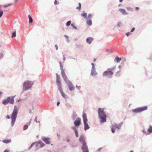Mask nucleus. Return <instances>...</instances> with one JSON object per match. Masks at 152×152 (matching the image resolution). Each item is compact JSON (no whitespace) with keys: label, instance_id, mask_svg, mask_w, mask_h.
Wrapping results in <instances>:
<instances>
[{"label":"nucleus","instance_id":"46","mask_svg":"<svg viewBox=\"0 0 152 152\" xmlns=\"http://www.w3.org/2000/svg\"><path fill=\"white\" fill-rule=\"evenodd\" d=\"M64 37H65V38L67 39H68V37L66 35H65L64 36Z\"/></svg>","mask_w":152,"mask_h":152},{"label":"nucleus","instance_id":"7","mask_svg":"<svg viewBox=\"0 0 152 152\" xmlns=\"http://www.w3.org/2000/svg\"><path fill=\"white\" fill-rule=\"evenodd\" d=\"M116 67L114 66L112 67L109 68L107 70L104 72L102 73V75L104 77H107L111 78L113 75V71L115 69Z\"/></svg>","mask_w":152,"mask_h":152},{"label":"nucleus","instance_id":"50","mask_svg":"<svg viewBox=\"0 0 152 152\" xmlns=\"http://www.w3.org/2000/svg\"><path fill=\"white\" fill-rule=\"evenodd\" d=\"M60 102H57V106H58L59 105V104H60Z\"/></svg>","mask_w":152,"mask_h":152},{"label":"nucleus","instance_id":"39","mask_svg":"<svg viewBox=\"0 0 152 152\" xmlns=\"http://www.w3.org/2000/svg\"><path fill=\"white\" fill-rule=\"evenodd\" d=\"M37 116H36L35 118L34 119V121H35L36 123H39L40 121H37Z\"/></svg>","mask_w":152,"mask_h":152},{"label":"nucleus","instance_id":"42","mask_svg":"<svg viewBox=\"0 0 152 152\" xmlns=\"http://www.w3.org/2000/svg\"><path fill=\"white\" fill-rule=\"evenodd\" d=\"M121 22H119L117 23V26L118 27H120L121 26Z\"/></svg>","mask_w":152,"mask_h":152},{"label":"nucleus","instance_id":"43","mask_svg":"<svg viewBox=\"0 0 152 152\" xmlns=\"http://www.w3.org/2000/svg\"><path fill=\"white\" fill-rule=\"evenodd\" d=\"M55 48H56V50H58V49L57 45H55Z\"/></svg>","mask_w":152,"mask_h":152},{"label":"nucleus","instance_id":"6","mask_svg":"<svg viewBox=\"0 0 152 152\" xmlns=\"http://www.w3.org/2000/svg\"><path fill=\"white\" fill-rule=\"evenodd\" d=\"M123 124L122 122H121L120 124H117V123H114L112 124L110 126L111 132L113 133L115 132V130L118 132L120 130Z\"/></svg>","mask_w":152,"mask_h":152},{"label":"nucleus","instance_id":"24","mask_svg":"<svg viewBox=\"0 0 152 152\" xmlns=\"http://www.w3.org/2000/svg\"><path fill=\"white\" fill-rule=\"evenodd\" d=\"M11 140L10 139H4L3 140V142L4 143L6 144L10 143L11 142Z\"/></svg>","mask_w":152,"mask_h":152},{"label":"nucleus","instance_id":"34","mask_svg":"<svg viewBox=\"0 0 152 152\" xmlns=\"http://www.w3.org/2000/svg\"><path fill=\"white\" fill-rule=\"evenodd\" d=\"M3 56H4V54L2 53H0V59H2L3 57Z\"/></svg>","mask_w":152,"mask_h":152},{"label":"nucleus","instance_id":"29","mask_svg":"<svg viewBox=\"0 0 152 152\" xmlns=\"http://www.w3.org/2000/svg\"><path fill=\"white\" fill-rule=\"evenodd\" d=\"M28 127V126L27 124H26L25 125H24L23 126V130L24 131L26 130Z\"/></svg>","mask_w":152,"mask_h":152},{"label":"nucleus","instance_id":"61","mask_svg":"<svg viewBox=\"0 0 152 152\" xmlns=\"http://www.w3.org/2000/svg\"><path fill=\"white\" fill-rule=\"evenodd\" d=\"M124 60H124H124H123V61H122V62H124Z\"/></svg>","mask_w":152,"mask_h":152},{"label":"nucleus","instance_id":"63","mask_svg":"<svg viewBox=\"0 0 152 152\" xmlns=\"http://www.w3.org/2000/svg\"><path fill=\"white\" fill-rule=\"evenodd\" d=\"M71 146H72V147H74L73 145H72Z\"/></svg>","mask_w":152,"mask_h":152},{"label":"nucleus","instance_id":"15","mask_svg":"<svg viewBox=\"0 0 152 152\" xmlns=\"http://www.w3.org/2000/svg\"><path fill=\"white\" fill-rule=\"evenodd\" d=\"M42 140L46 144H50V138L49 137H43L42 138Z\"/></svg>","mask_w":152,"mask_h":152},{"label":"nucleus","instance_id":"38","mask_svg":"<svg viewBox=\"0 0 152 152\" xmlns=\"http://www.w3.org/2000/svg\"><path fill=\"white\" fill-rule=\"evenodd\" d=\"M101 148H99L98 149H97V150H96V152H100L101 151Z\"/></svg>","mask_w":152,"mask_h":152},{"label":"nucleus","instance_id":"9","mask_svg":"<svg viewBox=\"0 0 152 152\" xmlns=\"http://www.w3.org/2000/svg\"><path fill=\"white\" fill-rule=\"evenodd\" d=\"M15 96L8 97L7 99L3 100L2 102V103L4 105H6L8 103L13 104L14 103V98Z\"/></svg>","mask_w":152,"mask_h":152},{"label":"nucleus","instance_id":"31","mask_svg":"<svg viewBox=\"0 0 152 152\" xmlns=\"http://www.w3.org/2000/svg\"><path fill=\"white\" fill-rule=\"evenodd\" d=\"M16 36V31H14L12 33V37L13 38V37H15Z\"/></svg>","mask_w":152,"mask_h":152},{"label":"nucleus","instance_id":"47","mask_svg":"<svg viewBox=\"0 0 152 152\" xmlns=\"http://www.w3.org/2000/svg\"><path fill=\"white\" fill-rule=\"evenodd\" d=\"M54 4L55 5H56L57 4V1L56 0H55L54 1Z\"/></svg>","mask_w":152,"mask_h":152},{"label":"nucleus","instance_id":"8","mask_svg":"<svg viewBox=\"0 0 152 152\" xmlns=\"http://www.w3.org/2000/svg\"><path fill=\"white\" fill-rule=\"evenodd\" d=\"M34 145H36V150H36H38L39 148L43 147L45 144L41 141H38L32 143L30 146L29 149H30Z\"/></svg>","mask_w":152,"mask_h":152},{"label":"nucleus","instance_id":"58","mask_svg":"<svg viewBox=\"0 0 152 152\" xmlns=\"http://www.w3.org/2000/svg\"><path fill=\"white\" fill-rule=\"evenodd\" d=\"M96 59L94 58V61H96Z\"/></svg>","mask_w":152,"mask_h":152},{"label":"nucleus","instance_id":"40","mask_svg":"<svg viewBox=\"0 0 152 152\" xmlns=\"http://www.w3.org/2000/svg\"><path fill=\"white\" fill-rule=\"evenodd\" d=\"M76 88H77V89L78 90H80V88H81V86H76Z\"/></svg>","mask_w":152,"mask_h":152},{"label":"nucleus","instance_id":"56","mask_svg":"<svg viewBox=\"0 0 152 152\" xmlns=\"http://www.w3.org/2000/svg\"><path fill=\"white\" fill-rule=\"evenodd\" d=\"M31 120H30V121L28 123V124H29V125H30L31 123Z\"/></svg>","mask_w":152,"mask_h":152},{"label":"nucleus","instance_id":"3","mask_svg":"<svg viewBox=\"0 0 152 152\" xmlns=\"http://www.w3.org/2000/svg\"><path fill=\"white\" fill-rule=\"evenodd\" d=\"M85 137L83 135L80 136L79 141L82 144L81 148L83 152H89L88 146L86 141H85Z\"/></svg>","mask_w":152,"mask_h":152},{"label":"nucleus","instance_id":"27","mask_svg":"<svg viewBox=\"0 0 152 152\" xmlns=\"http://www.w3.org/2000/svg\"><path fill=\"white\" fill-rule=\"evenodd\" d=\"M59 64L60 66V69L61 70V72H64L63 66L62 65L61 63L60 62Z\"/></svg>","mask_w":152,"mask_h":152},{"label":"nucleus","instance_id":"1","mask_svg":"<svg viewBox=\"0 0 152 152\" xmlns=\"http://www.w3.org/2000/svg\"><path fill=\"white\" fill-rule=\"evenodd\" d=\"M56 82L57 86L58 89L60 91L62 96L66 100L68 98V96L63 92L60 77L57 73H56Z\"/></svg>","mask_w":152,"mask_h":152},{"label":"nucleus","instance_id":"25","mask_svg":"<svg viewBox=\"0 0 152 152\" xmlns=\"http://www.w3.org/2000/svg\"><path fill=\"white\" fill-rule=\"evenodd\" d=\"M28 18L29 19V23H31L33 22V19L30 15H28Z\"/></svg>","mask_w":152,"mask_h":152},{"label":"nucleus","instance_id":"18","mask_svg":"<svg viewBox=\"0 0 152 152\" xmlns=\"http://www.w3.org/2000/svg\"><path fill=\"white\" fill-rule=\"evenodd\" d=\"M62 77L64 79V80L65 82L69 80L68 79L67 77L64 72H61Z\"/></svg>","mask_w":152,"mask_h":152},{"label":"nucleus","instance_id":"51","mask_svg":"<svg viewBox=\"0 0 152 152\" xmlns=\"http://www.w3.org/2000/svg\"><path fill=\"white\" fill-rule=\"evenodd\" d=\"M2 92L1 91H0V97L2 95Z\"/></svg>","mask_w":152,"mask_h":152},{"label":"nucleus","instance_id":"26","mask_svg":"<svg viewBox=\"0 0 152 152\" xmlns=\"http://www.w3.org/2000/svg\"><path fill=\"white\" fill-rule=\"evenodd\" d=\"M81 15L84 18H85L87 17V14L84 11H83Z\"/></svg>","mask_w":152,"mask_h":152},{"label":"nucleus","instance_id":"17","mask_svg":"<svg viewBox=\"0 0 152 152\" xmlns=\"http://www.w3.org/2000/svg\"><path fill=\"white\" fill-rule=\"evenodd\" d=\"M94 39L93 38L89 37H88L86 39V42L89 45H90L94 41Z\"/></svg>","mask_w":152,"mask_h":152},{"label":"nucleus","instance_id":"64","mask_svg":"<svg viewBox=\"0 0 152 152\" xmlns=\"http://www.w3.org/2000/svg\"><path fill=\"white\" fill-rule=\"evenodd\" d=\"M51 145H53V144H51Z\"/></svg>","mask_w":152,"mask_h":152},{"label":"nucleus","instance_id":"60","mask_svg":"<svg viewBox=\"0 0 152 152\" xmlns=\"http://www.w3.org/2000/svg\"><path fill=\"white\" fill-rule=\"evenodd\" d=\"M131 9V8H128V9L129 10H130Z\"/></svg>","mask_w":152,"mask_h":152},{"label":"nucleus","instance_id":"4","mask_svg":"<svg viewBox=\"0 0 152 152\" xmlns=\"http://www.w3.org/2000/svg\"><path fill=\"white\" fill-rule=\"evenodd\" d=\"M34 83V81L28 80L24 81L23 85V91H25L31 90Z\"/></svg>","mask_w":152,"mask_h":152},{"label":"nucleus","instance_id":"54","mask_svg":"<svg viewBox=\"0 0 152 152\" xmlns=\"http://www.w3.org/2000/svg\"><path fill=\"white\" fill-rule=\"evenodd\" d=\"M118 68L119 69H120L121 68V65H119L118 66Z\"/></svg>","mask_w":152,"mask_h":152},{"label":"nucleus","instance_id":"57","mask_svg":"<svg viewBox=\"0 0 152 152\" xmlns=\"http://www.w3.org/2000/svg\"><path fill=\"white\" fill-rule=\"evenodd\" d=\"M18 0H15V3H16Z\"/></svg>","mask_w":152,"mask_h":152},{"label":"nucleus","instance_id":"53","mask_svg":"<svg viewBox=\"0 0 152 152\" xmlns=\"http://www.w3.org/2000/svg\"><path fill=\"white\" fill-rule=\"evenodd\" d=\"M139 7H135V9H136V10H138L139 9Z\"/></svg>","mask_w":152,"mask_h":152},{"label":"nucleus","instance_id":"45","mask_svg":"<svg viewBox=\"0 0 152 152\" xmlns=\"http://www.w3.org/2000/svg\"><path fill=\"white\" fill-rule=\"evenodd\" d=\"M57 136L58 137V139L59 140L60 137V134H57Z\"/></svg>","mask_w":152,"mask_h":152},{"label":"nucleus","instance_id":"2","mask_svg":"<svg viewBox=\"0 0 152 152\" xmlns=\"http://www.w3.org/2000/svg\"><path fill=\"white\" fill-rule=\"evenodd\" d=\"M98 113L100 123H103L105 122L106 121L107 116L104 112V109L99 108Z\"/></svg>","mask_w":152,"mask_h":152},{"label":"nucleus","instance_id":"12","mask_svg":"<svg viewBox=\"0 0 152 152\" xmlns=\"http://www.w3.org/2000/svg\"><path fill=\"white\" fill-rule=\"evenodd\" d=\"M91 65H92V67L90 74L91 75L93 76H96L98 75V73L96 70L95 64L94 63H92Z\"/></svg>","mask_w":152,"mask_h":152},{"label":"nucleus","instance_id":"13","mask_svg":"<svg viewBox=\"0 0 152 152\" xmlns=\"http://www.w3.org/2000/svg\"><path fill=\"white\" fill-rule=\"evenodd\" d=\"M142 132L144 134L146 135H149L152 133V126L149 125L147 129V131L144 129L142 130Z\"/></svg>","mask_w":152,"mask_h":152},{"label":"nucleus","instance_id":"16","mask_svg":"<svg viewBox=\"0 0 152 152\" xmlns=\"http://www.w3.org/2000/svg\"><path fill=\"white\" fill-rule=\"evenodd\" d=\"M74 124L75 127H78L81 124V119L79 118H77L74 121Z\"/></svg>","mask_w":152,"mask_h":152},{"label":"nucleus","instance_id":"44","mask_svg":"<svg viewBox=\"0 0 152 152\" xmlns=\"http://www.w3.org/2000/svg\"><path fill=\"white\" fill-rule=\"evenodd\" d=\"M130 34V32H128L127 33H126V36L127 37H128L129 36V35Z\"/></svg>","mask_w":152,"mask_h":152},{"label":"nucleus","instance_id":"49","mask_svg":"<svg viewBox=\"0 0 152 152\" xmlns=\"http://www.w3.org/2000/svg\"><path fill=\"white\" fill-rule=\"evenodd\" d=\"M7 118L8 119H9L10 118V116L9 115H7Z\"/></svg>","mask_w":152,"mask_h":152},{"label":"nucleus","instance_id":"21","mask_svg":"<svg viewBox=\"0 0 152 152\" xmlns=\"http://www.w3.org/2000/svg\"><path fill=\"white\" fill-rule=\"evenodd\" d=\"M121 60V58L116 56L114 59V61L115 62L119 63Z\"/></svg>","mask_w":152,"mask_h":152},{"label":"nucleus","instance_id":"19","mask_svg":"<svg viewBox=\"0 0 152 152\" xmlns=\"http://www.w3.org/2000/svg\"><path fill=\"white\" fill-rule=\"evenodd\" d=\"M72 129L74 130L75 135L76 137H78L79 136L78 130L75 127L73 126L72 127Z\"/></svg>","mask_w":152,"mask_h":152},{"label":"nucleus","instance_id":"23","mask_svg":"<svg viewBox=\"0 0 152 152\" xmlns=\"http://www.w3.org/2000/svg\"><path fill=\"white\" fill-rule=\"evenodd\" d=\"M76 117L77 115L76 113L75 112H74L72 116V118L73 120H74L76 118Z\"/></svg>","mask_w":152,"mask_h":152},{"label":"nucleus","instance_id":"11","mask_svg":"<svg viewBox=\"0 0 152 152\" xmlns=\"http://www.w3.org/2000/svg\"><path fill=\"white\" fill-rule=\"evenodd\" d=\"M147 106L139 107L132 110V111L134 113H139L147 110Z\"/></svg>","mask_w":152,"mask_h":152},{"label":"nucleus","instance_id":"35","mask_svg":"<svg viewBox=\"0 0 152 152\" xmlns=\"http://www.w3.org/2000/svg\"><path fill=\"white\" fill-rule=\"evenodd\" d=\"M11 5H12L11 4H7L5 5H4L3 6V7H8V6H11Z\"/></svg>","mask_w":152,"mask_h":152},{"label":"nucleus","instance_id":"30","mask_svg":"<svg viewBox=\"0 0 152 152\" xmlns=\"http://www.w3.org/2000/svg\"><path fill=\"white\" fill-rule=\"evenodd\" d=\"M79 6L76 7V9L77 10H80L81 8V4L80 3H78Z\"/></svg>","mask_w":152,"mask_h":152},{"label":"nucleus","instance_id":"20","mask_svg":"<svg viewBox=\"0 0 152 152\" xmlns=\"http://www.w3.org/2000/svg\"><path fill=\"white\" fill-rule=\"evenodd\" d=\"M119 11L121 12L123 15H128V13L126 12L124 9L120 8L119 9Z\"/></svg>","mask_w":152,"mask_h":152},{"label":"nucleus","instance_id":"37","mask_svg":"<svg viewBox=\"0 0 152 152\" xmlns=\"http://www.w3.org/2000/svg\"><path fill=\"white\" fill-rule=\"evenodd\" d=\"M3 13L2 11H0V18L2 16Z\"/></svg>","mask_w":152,"mask_h":152},{"label":"nucleus","instance_id":"55","mask_svg":"<svg viewBox=\"0 0 152 152\" xmlns=\"http://www.w3.org/2000/svg\"><path fill=\"white\" fill-rule=\"evenodd\" d=\"M123 1V0H119V1L120 2H121Z\"/></svg>","mask_w":152,"mask_h":152},{"label":"nucleus","instance_id":"28","mask_svg":"<svg viewBox=\"0 0 152 152\" xmlns=\"http://www.w3.org/2000/svg\"><path fill=\"white\" fill-rule=\"evenodd\" d=\"M71 20H69L67 21L66 23V25L67 26H69L71 24Z\"/></svg>","mask_w":152,"mask_h":152},{"label":"nucleus","instance_id":"5","mask_svg":"<svg viewBox=\"0 0 152 152\" xmlns=\"http://www.w3.org/2000/svg\"><path fill=\"white\" fill-rule=\"evenodd\" d=\"M18 113V110L16 105H15L14 107L13 111L11 115V125L12 127H13L15 124L17 117V115Z\"/></svg>","mask_w":152,"mask_h":152},{"label":"nucleus","instance_id":"52","mask_svg":"<svg viewBox=\"0 0 152 152\" xmlns=\"http://www.w3.org/2000/svg\"><path fill=\"white\" fill-rule=\"evenodd\" d=\"M29 113L30 114H31L32 113V112L30 110H29Z\"/></svg>","mask_w":152,"mask_h":152},{"label":"nucleus","instance_id":"36","mask_svg":"<svg viewBox=\"0 0 152 152\" xmlns=\"http://www.w3.org/2000/svg\"><path fill=\"white\" fill-rule=\"evenodd\" d=\"M71 26H72L73 27V28H74L75 29H77V27L76 26H75L73 24V23L71 24Z\"/></svg>","mask_w":152,"mask_h":152},{"label":"nucleus","instance_id":"14","mask_svg":"<svg viewBox=\"0 0 152 152\" xmlns=\"http://www.w3.org/2000/svg\"><path fill=\"white\" fill-rule=\"evenodd\" d=\"M69 88V90L70 91H72L75 89V87L73 83L69 80H67V81L65 82Z\"/></svg>","mask_w":152,"mask_h":152},{"label":"nucleus","instance_id":"41","mask_svg":"<svg viewBox=\"0 0 152 152\" xmlns=\"http://www.w3.org/2000/svg\"><path fill=\"white\" fill-rule=\"evenodd\" d=\"M134 30H135V28L134 27H133L131 30V31H130V32H133L134 31Z\"/></svg>","mask_w":152,"mask_h":152},{"label":"nucleus","instance_id":"59","mask_svg":"<svg viewBox=\"0 0 152 152\" xmlns=\"http://www.w3.org/2000/svg\"><path fill=\"white\" fill-rule=\"evenodd\" d=\"M120 71H119L117 72H116V73H118L119 72H120Z\"/></svg>","mask_w":152,"mask_h":152},{"label":"nucleus","instance_id":"62","mask_svg":"<svg viewBox=\"0 0 152 152\" xmlns=\"http://www.w3.org/2000/svg\"><path fill=\"white\" fill-rule=\"evenodd\" d=\"M20 99H18V102H19V101H20Z\"/></svg>","mask_w":152,"mask_h":152},{"label":"nucleus","instance_id":"32","mask_svg":"<svg viewBox=\"0 0 152 152\" xmlns=\"http://www.w3.org/2000/svg\"><path fill=\"white\" fill-rule=\"evenodd\" d=\"M92 17V15L91 14H89L88 15V17H87V19H91V18Z\"/></svg>","mask_w":152,"mask_h":152},{"label":"nucleus","instance_id":"48","mask_svg":"<svg viewBox=\"0 0 152 152\" xmlns=\"http://www.w3.org/2000/svg\"><path fill=\"white\" fill-rule=\"evenodd\" d=\"M63 59L64 60V61H65L66 60V58L64 56V55H63Z\"/></svg>","mask_w":152,"mask_h":152},{"label":"nucleus","instance_id":"22","mask_svg":"<svg viewBox=\"0 0 152 152\" xmlns=\"http://www.w3.org/2000/svg\"><path fill=\"white\" fill-rule=\"evenodd\" d=\"M87 24L89 26H91L92 24L91 19H87L86 21Z\"/></svg>","mask_w":152,"mask_h":152},{"label":"nucleus","instance_id":"10","mask_svg":"<svg viewBox=\"0 0 152 152\" xmlns=\"http://www.w3.org/2000/svg\"><path fill=\"white\" fill-rule=\"evenodd\" d=\"M83 122L84 124V130L86 131L87 130L90 128V127L88 124V119L86 114L83 112Z\"/></svg>","mask_w":152,"mask_h":152},{"label":"nucleus","instance_id":"33","mask_svg":"<svg viewBox=\"0 0 152 152\" xmlns=\"http://www.w3.org/2000/svg\"><path fill=\"white\" fill-rule=\"evenodd\" d=\"M66 140L67 142H69V136H67L66 138Z\"/></svg>","mask_w":152,"mask_h":152}]
</instances>
